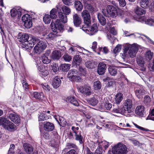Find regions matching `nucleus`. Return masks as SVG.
<instances>
[{
  "label": "nucleus",
  "instance_id": "46",
  "mask_svg": "<svg viewBox=\"0 0 154 154\" xmlns=\"http://www.w3.org/2000/svg\"><path fill=\"white\" fill-rule=\"evenodd\" d=\"M32 20L27 21L24 23V26L27 28H29L32 26Z\"/></svg>",
  "mask_w": 154,
  "mask_h": 154
},
{
  "label": "nucleus",
  "instance_id": "7",
  "mask_svg": "<svg viewBox=\"0 0 154 154\" xmlns=\"http://www.w3.org/2000/svg\"><path fill=\"white\" fill-rule=\"evenodd\" d=\"M82 16L83 18L85 25L83 26L87 27L91 23V17L88 11L87 10H84L81 13Z\"/></svg>",
  "mask_w": 154,
  "mask_h": 154
},
{
  "label": "nucleus",
  "instance_id": "22",
  "mask_svg": "<svg viewBox=\"0 0 154 154\" xmlns=\"http://www.w3.org/2000/svg\"><path fill=\"white\" fill-rule=\"evenodd\" d=\"M123 97L122 94L118 93L116 96L115 102L117 104H119L122 100Z\"/></svg>",
  "mask_w": 154,
  "mask_h": 154
},
{
  "label": "nucleus",
  "instance_id": "44",
  "mask_svg": "<svg viewBox=\"0 0 154 154\" xmlns=\"http://www.w3.org/2000/svg\"><path fill=\"white\" fill-rule=\"evenodd\" d=\"M80 112V114L82 116H85L87 119H90L91 117V115L88 113H87L85 111L83 110H79Z\"/></svg>",
  "mask_w": 154,
  "mask_h": 154
},
{
  "label": "nucleus",
  "instance_id": "47",
  "mask_svg": "<svg viewBox=\"0 0 154 154\" xmlns=\"http://www.w3.org/2000/svg\"><path fill=\"white\" fill-rule=\"evenodd\" d=\"M112 105L109 102H106L104 104V107L107 110H110L112 107Z\"/></svg>",
  "mask_w": 154,
  "mask_h": 154
},
{
  "label": "nucleus",
  "instance_id": "12",
  "mask_svg": "<svg viewBox=\"0 0 154 154\" xmlns=\"http://www.w3.org/2000/svg\"><path fill=\"white\" fill-rule=\"evenodd\" d=\"M54 125L52 123L48 122H44L43 128L44 130L46 131L50 132L53 131L54 129Z\"/></svg>",
  "mask_w": 154,
  "mask_h": 154
},
{
  "label": "nucleus",
  "instance_id": "36",
  "mask_svg": "<svg viewBox=\"0 0 154 154\" xmlns=\"http://www.w3.org/2000/svg\"><path fill=\"white\" fill-rule=\"evenodd\" d=\"M9 120H8L7 119L4 117H0V125H2L4 128L5 125H7V123Z\"/></svg>",
  "mask_w": 154,
  "mask_h": 154
},
{
  "label": "nucleus",
  "instance_id": "34",
  "mask_svg": "<svg viewBox=\"0 0 154 154\" xmlns=\"http://www.w3.org/2000/svg\"><path fill=\"white\" fill-rule=\"evenodd\" d=\"M56 135L57 138L51 141V144L53 145V146H57L59 142L60 137L57 134Z\"/></svg>",
  "mask_w": 154,
  "mask_h": 154
},
{
  "label": "nucleus",
  "instance_id": "59",
  "mask_svg": "<svg viewBox=\"0 0 154 154\" xmlns=\"http://www.w3.org/2000/svg\"><path fill=\"white\" fill-rule=\"evenodd\" d=\"M100 51L103 52L105 54H107L109 52L108 49L106 47H104L103 48H100Z\"/></svg>",
  "mask_w": 154,
  "mask_h": 154
},
{
  "label": "nucleus",
  "instance_id": "38",
  "mask_svg": "<svg viewBox=\"0 0 154 154\" xmlns=\"http://www.w3.org/2000/svg\"><path fill=\"white\" fill-rule=\"evenodd\" d=\"M57 12L56 9L53 8L52 9L50 12V17L52 19H56L57 15H56Z\"/></svg>",
  "mask_w": 154,
  "mask_h": 154
},
{
  "label": "nucleus",
  "instance_id": "17",
  "mask_svg": "<svg viewBox=\"0 0 154 154\" xmlns=\"http://www.w3.org/2000/svg\"><path fill=\"white\" fill-rule=\"evenodd\" d=\"M7 125L4 128L10 131H13L16 130V127L14 124L9 121L8 122Z\"/></svg>",
  "mask_w": 154,
  "mask_h": 154
},
{
  "label": "nucleus",
  "instance_id": "14",
  "mask_svg": "<svg viewBox=\"0 0 154 154\" xmlns=\"http://www.w3.org/2000/svg\"><path fill=\"white\" fill-rule=\"evenodd\" d=\"M135 113L137 115L140 116H143L144 112V107L143 106L139 105L137 106L135 110Z\"/></svg>",
  "mask_w": 154,
  "mask_h": 154
},
{
  "label": "nucleus",
  "instance_id": "27",
  "mask_svg": "<svg viewBox=\"0 0 154 154\" xmlns=\"http://www.w3.org/2000/svg\"><path fill=\"white\" fill-rule=\"evenodd\" d=\"M135 11L136 14L139 15H142L146 13L144 10L139 7H137L135 8Z\"/></svg>",
  "mask_w": 154,
  "mask_h": 154
},
{
  "label": "nucleus",
  "instance_id": "15",
  "mask_svg": "<svg viewBox=\"0 0 154 154\" xmlns=\"http://www.w3.org/2000/svg\"><path fill=\"white\" fill-rule=\"evenodd\" d=\"M9 117L11 121L16 123H19L20 122V117L16 113L10 114Z\"/></svg>",
  "mask_w": 154,
  "mask_h": 154
},
{
  "label": "nucleus",
  "instance_id": "37",
  "mask_svg": "<svg viewBox=\"0 0 154 154\" xmlns=\"http://www.w3.org/2000/svg\"><path fill=\"white\" fill-rule=\"evenodd\" d=\"M51 18L49 15L45 14L43 17V21L45 24H49L50 23Z\"/></svg>",
  "mask_w": 154,
  "mask_h": 154
},
{
  "label": "nucleus",
  "instance_id": "42",
  "mask_svg": "<svg viewBox=\"0 0 154 154\" xmlns=\"http://www.w3.org/2000/svg\"><path fill=\"white\" fill-rule=\"evenodd\" d=\"M150 111L149 114L147 119L154 121V109L150 110Z\"/></svg>",
  "mask_w": 154,
  "mask_h": 154
},
{
  "label": "nucleus",
  "instance_id": "8",
  "mask_svg": "<svg viewBox=\"0 0 154 154\" xmlns=\"http://www.w3.org/2000/svg\"><path fill=\"white\" fill-rule=\"evenodd\" d=\"M134 92L136 96L139 98L141 99L146 94L145 91L142 86L138 85L134 88Z\"/></svg>",
  "mask_w": 154,
  "mask_h": 154
},
{
  "label": "nucleus",
  "instance_id": "48",
  "mask_svg": "<svg viewBox=\"0 0 154 154\" xmlns=\"http://www.w3.org/2000/svg\"><path fill=\"white\" fill-rule=\"evenodd\" d=\"M47 119V118L45 116V113H41L38 117V121H43Z\"/></svg>",
  "mask_w": 154,
  "mask_h": 154
},
{
  "label": "nucleus",
  "instance_id": "5",
  "mask_svg": "<svg viewBox=\"0 0 154 154\" xmlns=\"http://www.w3.org/2000/svg\"><path fill=\"white\" fill-rule=\"evenodd\" d=\"M89 26L87 27L86 26H82V28H81V26L78 25V27H79L80 29H82L83 31L85 32L86 33L90 35H93L97 31L98 28L96 24H93V25L89 29L90 32H89V30L87 29L88 28H89Z\"/></svg>",
  "mask_w": 154,
  "mask_h": 154
},
{
  "label": "nucleus",
  "instance_id": "43",
  "mask_svg": "<svg viewBox=\"0 0 154 154\" xmlns=\"http://www.w3.org/2000/svg\"><path fill=\"white\" fill-rule=\"evenodd\" d=\"M63 60L67 62H69L71 61L72 58L71 57L67 54H65L63 57Z\"/></svg>",
  "mask_w": 154,
  "mask_h": 154
},
{
  "label": "nucleus",
  "instance_id": "50",
  "mask_svg": "<svg viewBox=\"0 0 154 154\" xmlns=\"http://www.w3.org/2000/svg\"><path fill=\"white\" fill-rule=\"evenodd\" d=\"M41 86L44 89L48 91L50 90L51 88L46 83H42L41 84Z\"/></svg>",
  "mask_w": 154,
  "mask_h": 154
},
{
  "label": "nucleus",
  "instance_id": "55",
  "mask_svg": "<svg viewBox=\"0 0 154 154\" xmlns=\"http://www.w3.org/2000/svg\"><path fill=\"white\" fill-rule=\"evenodd\" d=\"M38 44H39V45H40V48H43V49L44 50H45L47 47L46 43L43 41H40Z\"/></svg>",
  "mask_w": 154,
  "mask_h": 154
},
{
  "label": "nucleus",
  "instance_id": "10",
  "mask_svg": "<svg viewBox=\"0 0 154 154\" xmlns=\"http://www.w3.org/2000/svg\"><path fill=\"white\" fill-rule=\"evenodd\" d=\"M67 77L72 82L75 81L77 79V71L76 69H72L69 72Z\"/></svg>",
  "mask_w": 154,
  "mask_h": 154
},
{
  "label": "nucleus",
  "instance_id": "61",
  "mask_svg": "<svg viewBox=\"0 0 154 154\" xmlns=\"http://www.w3.org/2000/svg\"><path fill=\"white\" fill-rule=\"evenodd\" d=\"M133 124L137 128L142 131H148L149 130L147 129H145L142 127H141V126H140L138 125H137V124L133 123Z\"/></svg>",
  "mask_w": 154,
  "mask_h": 154
},
{
  "label": "nucleus",
  "instance_id": "23",
  "mask_svg": "<svg viewBox=\"0 0 154 154\" xmlns=\"http://www.w3.org/2000/svg\"><path fill=\"white\" fill-rule=\"evenodd\" d=\"M150 0H140V5L143 8H147L150 5L149 2Z\"/></svg>",
  "mask_w": 154,
  "mask_h": 154
},
{
  "label": "nucleus",
  "instance_id": "58",
  "mask_svg": "<svg viewBox=\"0 0 154 154\" xmlns=\"http://www.w3.org/2000/svg\"><path fill=\"white\" fill-rule=\"evenodd\" d=\"M51 67L52 68V70L54 72H57L58 70V65L56 63H53L52 65H51Z\"/></svg>",
  "mask_w": 154,
  "mask_h": 154
},
{
  "label": "nucleus",
  "instance_id": "30",
  "mask_svg": "<svg viewBox=\"0 0 154 154\" xmlns=\"http://www.w3.org/2000/svg\"><path fill=\"white\" fill-rule=\"evenodd\" d=\"M108 71L110 74L112 76H115L117 73V70L116 69L112 66L108 68Z\"/></svg>",
  "mask_w": 154,
  "mask_h": 154
},
{
  "label": "nucleus",
  "instance_id": "57",
  "mask_svg": "<svg viewBox=\"0 0 154 154\" xmlns=\"http://www.w3.org/2000/svg\"><path fill=\"white\" fill-rule=\"evenodd\" d=\"M22 83L24 88L26 90V91H27V90L28 88V84L26 82V80H23Z\"/></svg>",
  "mask_w": 154,
  "mask_h": 154
},
{
  "label": "nucleus",
  "instance_id": "24",
  "mask_svg": "<svg viewBox=\"0 0 154 154\" xmlns=\"http://www.w3.org/2000/svg\"><path fill=\"white\" fill-rule=\"evenodd\" d=\"M97 18L99 21L101 25L104 26L106 24V20L104 17L100 13L97 14Z\"/></svg>",
  "mask_w": 154,
  "mask_h": 154
},
{
  "label": "nucleus",
  "instance_id": "35",
  "mask_svg": "<svg viewBox=\"0 0 154 154\" xmlns=\"http://www.w3.org/2000/svg\"><path fill=\"white\" fill-rule=\"evenodd\" d=\"M98 103V100L95 97L91 98L88 100V103L92 106L96 105Z\"/></svg>",
  "mask_w": 154,
  "mask_h": 154
},
{
  "label": "nucleus",
  "instance_id": "18",
  "mask_svg": "<svg viewBox=\"0 0 154 154\" xmlns=\"http://www.w3.org/2000/svg\"><path fill=\"white\" fill-rule=\"evenodd\" d=\"M23 147L27 154H31L33 152V148L30 144L25 143L23 145Z\"/></svg>",
  "mask_w": 154,
  "mask_h": 154
},
{
  "label": "nucleus",
  "instance_id": "20",
  "mask_svg": "<svg viewBox=\"0 0 154 154\" xmlns=\"http://www.w3.org/2000/svg\"><path fill=\"white\" fill-rule=\"evenodd\" d=\"M11 15L12 17H15L17 16L18 17L21 16V13L20 10L13 9L11 10Z\"/></svg>",
  "mask_w": 154,
  "mask_h": 154
},
{
  "label": "nucleus",
  "instance_id": "54",
  "mask_svg": "<svg viewBox=\"0 0 154 154\" xmlns=\"http://www.w3.org/2000/svg\"><path fill=\"white\" fill-rule=\"evenodd\" d=\"M38 44H39V45H40V48H43V49L44 50H45L47 47L46 43L43 41H40Z\"/></svg>",
  "mask_w": 154,
  "mask_h": 154
},
{
  "label": "nucleus",
  "instance_id": "4",
  "mask_svg": "<svg viewBox=\"0 0 154 154\" xmlns=\"http://www.w3.org/2000/svg\"><path fill=\"white\" fill-rule=\"evenodd\" d=\"M138 50V48L134 44L126 45L124 46L125 51L127 52L129 50L128 54L131 57H134L135 56Z\"/></svg>",
  "mask_w": 154,
  "mask_h": 154
},
{
  "label": "nucleus",
  "instance_id": "3",
  "mask_svg": "<svg viewBox=\"0 0 154 154\" xmlns=\"http://www.w3.org/2000/svg\"><path fill=\"white\" fill-rule=\"evenodd\" d=\"M61 9L64 14H63L62 12H59L58 17L61 22L63 23H67V16L65 15H69L71 12V10L68 7L65 6H63L62 7Z\"/></svg>",
  "mask_w": 154,
  "mask_h": 154
},
{
  "label": "nucleus",
  "instance_id": "21",
  "mask_svg": "<svg viewBox=\"0 0 154 154\" xmlns=\"http://www.w3.org/2000/svg\"><path fill=\"white\" fill-rule=\"evenodd\" d=\"M78 73L80 76L78 75V82H79V80L81 79L80 76H85V75L86 74L85 69L82 66H79Z\"/></svg>",
  "mask_w": 154,
  "mask_h": 154
},
{
  "label": "nucleus",
  "instance_id": "52",
  "mask_svg": "<svg viewBox=\"0 0 154 154\" xmlns=\"http://www.w3.org/2000/svg\"><path fill=\"white\" fill-rule=\"evenodd\" d=\"M121 49V45H117L113 49V52L114 54H116L119 52Z\"/></svg>",
  "mask_w": 154,
  "mask_h": 154
},
{
  "label": "nucleus",
  "instance_id": "11",
  "mask_svg": "<svg viewBox=\"0 0 154 154\" xmlns=\"http://www.w3.org/2000/svg\"><path fill=\"white\" fill-rule=\"evenodd\" d=\"M80 91L82 93L85 94L87 96L91 94V88L88 86H81L79 88Z\"/></svg>",
  "mask_w": 154,
  "mask_h": 154
},
{
  "label": "nucleus",
  "instance_id": "25",
  "mask_svg": "<svg viewBox=\"0 0 154 154\" xmlns=\"http://www.w3.org/2000/svg\"><path fill=\"white\" fill-rule=\"evenodd\" d=\"M70 66L69 64H63L60 66V69L63 71L67 72L69 69Z\"/></svg>",
  "mask_w": 154,
  "mask_h": 154
},
{
  "label": "nucleus",
  "instance_id": "9",
  "mask_svg": "<svg viewBox=\"0 0 154 154\" xmlns=\"http://www.w3.org/2000/svg\"><path fill=\"white\" fill-rule=\"evenodd\" d=\"M107 11L109 15L112 17H116L118 15L119 11L113 6L109 5L107 6Z\"/></svg>",
  "mask_w": 154,
  "mask_h": 154
},
{
  "label": "nucleus",
  "instance_id": "26",
  "mask_svg": "<svg viewBox=\"0 0 154 154\" xmlns=\"http://www.w3.org/2000/svg\"><path fill=\"white\" fill-rule=\"evenodd\" d=\"M86 66L89 69H93L94 68L96 65L94 62H92L90 61H88L85 63Z\"/></svg>",
  "mask_w": 154,
  "mask_h": 154
},
{
  "label": "nucleus",
  "instance_id": "56",
  "mask_svg": "<svg viewBox=\"0 0 154 154\" xmlns=\"http://www.w3.org/2000/svg\"><path fill=\"white\" fill-rule=\"evenodd\" d=\"M41 72L40 74L44 76H45L48 75V74L49 72L47 69H45V70L43 69V68H42V69L40 71Z\"/></svg>",
  "mask_w": 154,
  "mask_h": 154
},
{
  "label": "nucleus",
  "instance_id": "31",
  "mask_svg": "<svg viewBox=\"0 0 154 154\" xmlns=\"http://www.w3.org/2000/svg\"><path fill=\"white\" fill-rule=\"evenodd\" d=\"M153 55V52H151L150 51H146L145 54L146 59L147 61H150L152 59Z\"/></svg>",
  "mask_w": 154,
  "mask_h": 154
},
{
  "label": "nucleus",
  "instance_id": "19",
  "mask_svg": "<svg viewBox=\"0 0 154 154\" xmlns=\"http://www.w3.org/2000/svg\"><path fill=\"white\" fill-rule=\"evenodd\" d=\"M61 56V52L60 51L55 50L52 52L51 57L54 60H58Z\"/></svg>",
  "mask_w": 154,
  "mask_h": 154
},
{
  "label": "nucleus",
  "instance_id": "60",
  "mask_svg": "<svg viewBox=\"0 0 154 154\" xmlns=\"http://www.w3.org/2000/svg\"><path fill=\"white\" fill-rule=\"evenodd\" d=\"M72 66H75L76 67L77 66V56L76 55L75 56L73 57L72 62Z\"/></svg>",
  "mask_w": 154,
  "mask_h": 154
},
{
  "label": "nucleus",
  "instance_id": "1",
  "mask_svg": "<svg viewBox=\"0 0 154 154\" xmlns=\"http://www.w3.org/2000/svg\"><path fill=\"white\" fill-rule=\"evenodd\" d=\"M133 103L131 100L127 99L124 100L123 103V108L118 107V108H114L113 112L116 113L124 114L125 111L128 113H131L133 112Z\"/></svg>",
  "mask_w": 154,
  "mask_h": 154
},
{
  "label": "nucleus",
  "instance_id": "49",
  "mask_svg": "<svg viewBox=\"0 0 154 154\" xmlns=\"http://www.w3.org/2000/svg\"><path fill=\"white\" fill-rule=\"evenodd\" d=\"M56 37V35L53 32H51L47 35L46 38L50 40L53 39Z\"/></svg>",
  "mask_w": 154,
  "mask_h": 154
},
{
  "label": "nucleus",
  "instance_id": "40",
  "mask_svg": "<svg viewBox=\"0 0 154 154\" xmlns=\"http://www.w3.org/2000/svg\"><path fill=\"white\" fill-rule=\"evenodd\" d=\"M118 17L120 18L123 19V20L126 18V14L124 11L122 10H120L118 12Z\"/></svg>",
  "mask_w": 154,
  "mask_h": 154
},
{
  "label": "nucleus",
  "instance_id": "6",
  "mask_svg": "<svg viewBox=\"0 0 154 154\" xmlns=\"http://www.w3.org/2000/svg\"><path fill=\"white\" fill-rule=\"evenodd\" d=\"M60 20V19H57L56 20L54 23L53 21L51 22V29L54 32H56L57 29L60 31H61L63 29V26L61 23Z\"/></svg>",
  "mask_w": 154,
  "mask_h": 154
},
{
  "label": "nucleus",
  "instance_id": "45",
  "mask_svg": "<svg viewBox=\"0 0 154 154\" xmlns=\"http://www.w3.org/2000/svg\"><path fill=\"white\" fill-rule=\"evenodd\" d=\"M42 61L44 64H47L50 62V60L45 55H44L42 57Z\"/></svg>",
  "mask_w": 154,
  "mask_h": 154
},
{
  "label": "nucleus",
  "instance_id": "29",
  "mask_svg": "<svg viewBox=\"0 0 154 154\" xmlns=\"http://www.w3.org/2000/svg\"><path fill=\"white\" fill-rule=\"evenodd\" d=\"M32 95L34 98L39 100L42 99L44 96V95L43 93H39L37 92H33Z\"/></svg>",
  "mask_w": 154,
  "mask_h": 154
},
{
  "label": "nucleus",
  "instance_id": "62",
  "mask_svg": "<svg viewBox=\"0 0 154 154\" xmlns=\"http://www.w3.org/2000/svg\"><path fill=\"white\" fill-rule=\"evenodd\" d=\"M144 101L145 103L148 104L150 102V97L148 96H146L144 97Z\"/></svg>",
  "mask_w": 154,
  "mask_h": 154
},
{
  "label": "nucleus",
  "instance_id": "32",
  "mask_svg": "<svg viewBox=\"0 0 154 154\" xmlns=\"http://www.w3.org/2000/svg\"><path fill=\"white\" fill-rule=\"evenodd\" d=\"M29 36L26 33H24L22 35L20 41L21 42H24L28 41L29 38Z\"/></svg>",
  "mask_w": 154,
  "mask_h": 154
},
{
  "label": "nucleus",
  "instance_id": "28",
  "mask_svg": "<svg viewBox=\"0 0 154 154\" xmlns=\"http://www.w3.org/2000/svg\"><path fill=\"white\" fill-rule=\"evenodd\" d=\"M40 45L39 44H37L34 48V51L37 54H39L42 53L44 50L43 49V48H40Z\"/></svg>",
  "mask_w": 154,
  "mask_h": 154
},
{
  "label": "nucleus",
  "instance_id": "41",
  "mask_svg": "<svg viewBox=\"0 0 154 154\" xmlns=\"http://www.w3.org/2000/svg\"><path fill=\"white\" fill-rule=\"evenodd\" d=\"M101 86V83L99 81H97L94 82V87L95 89H100Z\"/></svg>",
  "mask_w": 154,
  "mask_h": 154
},
{
  "label": "nucleus",
  "instance_id": "33",
  "mask_svg": "<svg viewBox=\"0 0 154 154\" xmlns=\"http://www.w3.org/2000/svg\"><path fill=\"white\" fill-rule=\"evenodd\" d=\"M66 101L69 102L75 106H76L77 101L75 99L74 97L69 96L66 99Z\"/></svg>",
  "mask_w": 154,
  "mask_h": 154
},
{
  "label": "nucleus",
  "instance_id": "64",
  "mask_svg": "<svg viewBox=\"0 0 154 154\" xmlns=\"http://www.w3.org/2000/svg\"><path fill=\"white\" fill-rule=\"evenodd\" d=\"M15 148V145L14 144H12L10 145V147L8 151V153L9 154L10 153L11 154H13V152H14L13 151V150Z\"/></svg>",
  "mask_w": 154,
  "mask_h": 154
},
{
  "label": "nucleus",
  "instance_id": "51",
  "mask_svg": "<svg viewBox=\"0 0 154 154\" xmlns=\"http://www.w3.org/2000/svg\"><path fill=\"white\" fill-rule=\"evenodd\" d=\"M146 24L150 26H154V20L152 19H148L145 20Z\"/></svg>",
  "mask_w": 154,
  "mask_h": 154
},
{
  "label": "nucleus",
  "instance_id": "63",
  "mask_svg": "<svg viewBox=\"0 0 154 154\" xmlns=\"http://www.w3.org/2000/svg\"><path fill=\"white\" fill-rule=\"evenodd\" d=\"M96 144L94 142H91L89 144V146L91 150H94L95 149Z\"/></svg>",
  "mask_w": 154,
  "mask_h": 154
},
{
  "label": "nucleus",
  "instance_id": "2",
  "mask_svg": "<svg viewBox=\"0 0 154 154\" xmlns=\"http://www.w3.org/2000/svg\"><path fill=\"white\" fill-rule=\"evenodd\" d=\"M112 152L113 154H126L127 148L125 144L119 142L113 147Z\"/></svg>",
  "mask_w": 154,
  "mask_h": 154
},
{
  "label": "nucleus",
  "instance_id": "16",
  "mask_svg": "<svg viewBox=\"0 0 154 154\" xmlns=\"http://www.w3.org/2000/svg\"><path fill=\"white\" fill-rule=\"evenodd\" d=\"M61 83L60 79L58 77H56L53 79L52 85L54 88L57 89L60 86Z\"/></svg>",
  "mask_w": 154,
  "mask_h": 154
},
{
  "label": "nucleus",
  "instance_id": "39",
  "mask_svg": "<svg viewBox=\"0 0 154 154\" xmlns=\"http://www.w3.org/2000/svg\"><path fill=\"white\" fill-rule=\"evenodd\" d=\"M22 20L23 23L32 20L31 17L28 14H26L22 17Z\"/></svg>",
  "mask_w": 154,
  "mask_h": 154
},
{
  "label": "nucleus",
  "instance_id": "13",
  "mask_svg": "<svg viewBox=\"0 0 154 154\" xmlns=\"http://www.w3.org/2000/svg\"><path fill=\"white\" fill-rule=\"evenodd\" d=\"M107 68L106 64L102 62L99 63L98 66L97 72L99 75L104 74Z\"/></svg>",
  "mask_w": 154,
  "mask_h": 154
},
{
  "label": "nucleus",
  "instance_id": "53",
  "mask_svg": "<svg viewBox=\"0 0 154 154\" xmlns=\"http://www.w3.org/2000/svg\"><path fill=\"white\" fill-rule=\"evenodd\" d=\"M31 41V42L34 44V45L35 44L38 43L40 41V39L37 38L33 37L31 39L29 40Z\"/></svg>",
  "mask_w": 154,
  "mask_h": 154
}]
</instances>
